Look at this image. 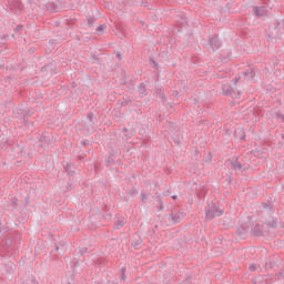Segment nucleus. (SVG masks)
Listing matches in <instances>:
<instances>
[{"instance_id":"obj_42","label":"nucleus","mask_w":284,"mask_h":284,"mask_svg":"<svg viewBox=\"0 0 284 284\" xmlns=\"http://www.w3.org/2000/svg\"><path fill=\"white\" fill-rule=\"evenodd\" d=\"M92 63H99V57L97 54L91 53Z\"/></svg>"},{"instance_id":"obj_50","label":"nucleus","mask_w":284,"mask_h":284,"mask_svg":"<svg viewBox=\"0 0 284 284\" xmlns=\"http://www.w3.org/2000/svg\"><path fill=\"white\" fill-rule=\"evenodd\" d=\"M6 232H7L6 227H1L0 225V234H6Z\"/></svg>"},{"instance_id":"obj_31","label":"nucleus","mask_w":284,"mask_h":284,"mask_svg":"<svg viewBox=\"0 0 284 284\" xmlns=\"http://www.w3.org/2000/svg\"><path fill=\"white\" fill-rule=\"evenodd\" d=\"M123 225H125V223L121 220H118L114 222V230H121V227H123Z\"/></svg>"},{"instance_id":"obj_63","label":"nucleus","mask_w":284,"mask_h":284,"mask_svg":"<svg viewBox=\"0 0 284 284\" xmlns=\"http://www.w3.org/2000/svg\"><path fill=\"white\" fill-rule=\"evenodd\" d=\"M122 85H128V82L123 81V82H122Z\"/></svg>"},{"instance_id":"obj_24","label":"nucleus","mask_w":284,"mask_h":284,"mask_svg":"<svg viewBox=\"0 0 284 284\" xmlns=\"http://www.w3.org/2000/svg\"><path fill=\"white\" fill-rule=\"evenodd\" d=\"M16 241H17L16 237H12V236L7 237L4 242L6 248L7 250L12 248V245H14Z\"/></svg>"},{"instance_id":"obj_21","label":"nucleus","mask_w":284,"mask_h":284,"mask_svg":"<svg viewBox=\"0 0 284 284\" xmlns=\"http://www.w3.org/2000/svg\"><path fill=\"white\" fill-rule=\"evenodd\" d=\"M242 74L244 77H246L248 81H252V79H254V77H256V71H254V69H248V70L242 72Z\"/></svg>"},{"instance_id":"obj_20","label":"nucleus","mask_w":284,"mask_h":284,"mask_svg":"<svg viewBox=\"0 0 284 284\" xmlns=\"http://www.w3.org/2000/svg\"><path fill=\"white\" fill-rule=\"evenodd\" d=\"M4 267L7 274H14V271L17 270V265L12 262H8Z\"/></svg>"},{"instance_id":"obj_33","label":"nucleus","mask_w":284,"mask_h":284,"mask_svg":"<svg viewBox=\"0 0 284 284\" xmlns=\"http://www.w3.org/2000/svg\"><path fill=\"white\" fill-rule=\"evenodd\" d=\"M115 161L112 158H106L104 161V165H106V168H110V165H114Z\"/></svg>"},{"instance_id":"obj_51","label":"nucleus","mask_w":284,"mask_h":284,"mask_svg":"<svg viewBox=\"0 0 284 284\" xmlns=\"http://www.w3.org/2000/svg\"><path fill=\"white\" fill-rule=\"evenodd\" d=\"M121 276H125V267L121 268Z\"/></svg>"},{"instance_id":"obj_64","label":"nucleus","mask_w":284,"mask_h":284,"mask_svg":"<svg viewBox=\"0 0 284 284\" xmlns=\"http://www.w3.org/2000/svg\"><path fill=\"white\" fill-rule=\"evenodd\" d=\"M280 276H283V273H280Z\"/></svg>"},{"instance_id":"obj_39","label":"nucleus","mask_w":284,"mask_h":284,"mask_svg":"<svg viewBox=\"0 0 284 284\" xmlns=\"http://www.w3.org/2000/svg\"><path fill=\"white\" fill-rule=\"evenodd\" d=\"M129 194L131 196H135V194H139V191L136 190V187L133 186V187L130 189Z\"/></svg>"},{"instance_id":"obj_11","label":"nucleus","mask_w":284,"mask_h":284,"mask_svg":"<svg viewBox=\"0 0 284 284\" xmlns=\"http://www.w3.org/2000/svg\"><path fill=\"white\" fill-rule=\"evenodd\" d=\"M57 70V63L54 61L48 62L41 68V72H50L52 74Z\"/></svg>"},{"instance_id":"obj_34","label":"nucleus","mask_w":284,"mask_h":284,"mask_svg":"<svg viewBox=\"0 0 284 284\" xmlns=\"http://www.w3.org/2000/svg\"><path fill=\"white\" fill-rule=\"evenodd\" d=\"M140 201L141 203H143V205H145V203H148V194H145L144 192H141Z\"/></svg>"},{"instance_id":"obj_22","label":"nucleus","mask_w":284,"mask_h":284,"mask_svg":"<svg viewBox=\"0 0 284 284\" xmlns=\"http://www.w3.org/2000/svg\"><path fill=\"white\" fill-rule=\"evenodd\" d=\"M155 94L156 97H159L162 103H165V101H168V98L165 97V91L163 89H156Z\"/></svg>"},{"instance_id":"obj_47","label":"nucleus","mask_w":284,"mask_h":284,"mask_svg":"<svg viewBox=\"0 0 284 284\" xmlns=\"http://www.w3.org/2000/svg\"><path fill=\"white\" fill-rule=\"evenodd\" d=\"M87 21H88V26H92V23H94L95 19L90 17V18H88Z\"/></svg>"},{"instance_id":"obj_2","label":"nucleus","mask_w":284,"mask_h":284,"mask_svg":"<svg viewBox=\"0 0 284 284\" xmlns=\"http://www.w3.org/2000/svg\"><path fill=\"white\" fill-rule=\"evenodd\" d=\"M205 216L209 221L212 219H216V216H223V209H221V204L219 202L211 201L204 209Z\"/></svg>"},{"instance_id":"obj_26","label":"nucleus","mask_w":284,"mask_h":284,"mask_svg":"<svg viewBox=\"0 0 284 284\" xmlns=\"http://www.w3.org/2000/svg\"><path fill=\"white\" fill-rule=\"evenodd\" d=\"M63 168L65 172H68L71 176L74 174V171L72 170V164H70V162H63Z\"/></svg>"},{"instance_id":"obj_44","label":"nucleus","mask_w":284,"mask_h":284,"mask_svg":"<svg viewBox=\"0 0 284 284\" xmlns=\"http://www.w3.org/2000/svg\"><path fill=\"white\" fill-rule=\"evenodd\" d=\"M21 30H23V24H18V26L14 28V32H21Z\"/></svg>"},{"instance_id":"obj_53","label":"nucleus","mask_w":284,"mask_h":284,"mask_svg":"<svg viewBox=\"0 0 284 284\" xmlns=\"http://www.w3.org/2000/svg\"><path fill=\"white\" fill-rule=\"evenodd\" d=\"M87 252H88V248H82V250L80 251L81 254H85Z\"/></svg>"},{"instance_id":"obj_55","label":"nucleus","mask_w":284,"mask_h":284,"mask_svg":"<svg viewBox=\"0 0 284 284\" xmlns=\"http://www.w3.org/2000/svg\"><path fill=\"white\" fill-rule=\"evenodd\" d=\"M163 196H170V191L164 192Z\"/></svg>"},{"instance_id":"obj_10","label":"nucleus","mask_w":284,"mask_h":284,"mask_svg":"<svg viewBox=\"0 0 284 284\" xmlns=\"http://www.w3.org/2000/svg\"><path fill=\"white\" fill-rule=\"evenodd\" d=\"M40 143H44L45 145H51L52 144V134L49 133L48 131L42 132L40 139Z\"/></svg>"},{"instance_id":"obj_9","label":"nucleus","mask_w":284,"mask_h":284,"mask_svg":"<svg viewBox=\"0 0 284 284\" xmlns=\"http://www.w3.org/2000/svg\"><path fill=\"white\" fill-rule=\"evenodd\" d=\"M251 236H265V226H263V224H255L253 229H251Z\"/></svg>"},{"instance_id":"obj_1","label":"nucleus","mask_w":284,"mask_h":284,"mask_svg":"<svg viewBox=\"0 0 284 284\" xmlns=\"http://www.w3.org/2000/svg\"><path fill=\"white\" fill-rule=\"evenodd\" d=\"M17 114H18V116H20V119H22V121L27 128H30V125H34V121H32V119H34V109L24 108L23 105H19L17 108Z\"/></svg>"},{"instance_id":"obj_62","label":"nucleus","mask_w":284,"mask_h":284,"mask_svg":"<svg viewBox=\"0 0 284 284\" xmlns=\"http://www.w3.org/2000/svg\"><path fill=\"white\" fill-rule=\"evenodd\" d=\"M264 267H265V270H267V262H265Z\"/></svg>"},{"instance_id":"obj_46","label":"nucleus","mask_w":284,"mask_h":284,"mask_svg":"<svg viewBox=\"0 0 284 284\" xmlns=\"http://www.w3.org/2000/svg\"><path fill=\"white\" fill-rule=\"evenodd\" d=\"M173 141H174L175 145H181V140L179 139V136H174Z\"/></svg>"},{"instance_id":"obj_48","label":"nucleus","mask_w":284,"mask_h":284,"mask_svg":"<svg viewBox=\"0 0 284 284\" xmlns=\"http://www.w3.org/2000/svg\"><path fill=\"white\" fill-rule=\"evenodd\" d=\"M80 145H90V140H82Z\"/></svg>"},{"instance_id":"obj_23","label":"nucleus","mask_w":284,"mask_h":284,"mask_svg":"<svg viewBox=\"0 0 284 284\" xmlns=\"http://www.w3.org/2000/svg\"><path fill=\"white\" fill-rule=\"evenodd\" d=\"M9 207L12 210V212L19 210V199L12 197Z\"/></svg>"},{"instance_id":"obj_14","label":"nucleus","mask_w":284,"mask_h":284,"mask_svg":"<svg viewBox=\"0 0 284 284\" xmlns=\"http://www.w3.org/2000/svg\"><path fill=\"white\" fill-rule=\"evenodd\" d=\"M131 245L134 247V250H141V245H143V239H141L139 235H134Z\"/></svg>"},{"instance_id":"obj_60","label":"nucleus","mask_w":284,"mask_h":284,"mask_svg":"<svg viewBox=\"0 0 284 284\" xmlns=\"http://www.w3.org/2000/svg\"><path fill=\"white\" fill-rule=\"evenodd\" d=\"M252 284H257L256 278L252 280Z\"/></svg>"},{"instance_id":"obj_18","label":"nucleus","mask_w":284,"mask_h":284,"mask_svg":"<svg viewBox=\"0 0 284 284\" xmlns=\"http://www.w3.org/2000/svg\"><path fill=\"white\" fill-rule=\"evenodd\" d=\"M231 168H232V170L240 171V172H243V170H245L243 164H241V162H239V159H235L231 162Z\"/></svg>"},{"instance_id":"obj_59","label":"nucleus","mask_w":284,"mask_h":284,"mask_svg":"<svg viewBox=\"0 0 284 284\" xmlns=\"http://www.w3.org/2000/svg\"><path fill=\"white\" fill-rule=\"evenodd\" d=\"M179 94V91H173V97H176Z\"/></svg>"},{"instance_id":"obj_57","label":"nucleus","mask_w":284,"mask_h":284,"mask_svg":"<svg viewBox=\"0 0 284 284\" xmlns=\"http://www.w3.org/2000/svg\"><path fill=\"white\" fill-rule=\"evenodd\" d=\"M171 199H173V201H176V199H179V196L172 195Z\"/></svg>"},{"instance_id":"obj_36","label":"nucleus","mask_w":284,"mask_h":284,"mask_svg":"<svg viewBox=\"0 0 284 284\" xmlns=\"http://www.w3.org/2000/svg\"><path fill=\"white\" fill-rule=\"evenodd\" d=\"M72 181H74V179L70 180L67 184V191L70 192L72 190H74V183H72Z\"/></svg>"},{"instance_id":"obj_5","label":"nucleus","mask_w":284,"mask_h":284,"mask_svg":"<svg viewBox=\"0 0 284 284\" xmlns=\"http://www.w3.org/2000/svg\"><path fill=\"white\" fill-rule=\"evenodd\" d=\"M184 219H185V213H183L179 209H173L169 216V221H171L172 225H176V223H181Z\"/></svg>"},{"instance_id":"obj_52","label":"nucleus","mask_w":284,"mask_h":284,"mask_svg":"<svg viewBox=\"0 0 284 284\" xmlns=\"http://www.w3.org/2000/svg\"><path fill=\"white\" fill-rule=\"evenodd\" d=\"M79 161H83L85 159V155H78Z\"/></svg>"},{"instance_id":"obj_41","label":"nucleus","mask_w":284,"mask_h":284,"mask_svg":"<svg viewBox=\"0 0 284 284\" xmlns=\"http://www.w3.org/2000/svg\"><path fill=\"white\" fill-rule=\"evenodd\" d=\"M257 267H258V264H251L248 266V270H250V272H256Z\"/></svg>"},{"instance_id":"obj_30","label":"nucleus","mask_w":284,"mask_h":284,"mask_svg":"<svg viewBox=\"0 0 284 284\" xmlns=\"http://www.w3.org/2000/svg\"><path fill=\"white\" fill-rule=\"evenodd\" d=\"M45 169L49 171V172H53L54 171V162L53 161H48L45 163Z\"/></svg>"},{"instance_id":"obj_16","label":"nucleus","mask_w":284,"mask_h":284,"mask_svg":"<svg viewBox=\"0 0 284 284\" xmlns=\"http://www.w3.org/2000/svg\"><path fill=\"white\" fill-rule=\"evenodd\" d=\"M253 12L255 17H265L267 14V8L266 7H254Z\"/></svg>"},{"instance_id":"obj_27","label":"nucleus","mask_w":284,"mask_h":284,"mask_svg":"<svg viewBox=\"0 0 284 284\" xmlns=\"http://www.w3.org/2000/svg\"><path fill=\"white\" fill-rule=\"evenodd\" d=\"M123 132H124L126 139H132V136L134 134V129L123 128Z\"/></svg>"},{"instance_id":"obj_54","label":"nucleus","mask_w":284,"mask_h":284,"mask_svg":"<svg viewBox=\"0 0 284 284\" xmlns=\"http://www.w3.org/2000/svg\"><path fill=\"white\" fill-rule=\"evenodd\" d=\"M261 278H262V281H260V283H263V281H265V283L268 284L267 280H265V276H261Z\"/></svg>"},{"instance_id":"obj_17","label":"nucleus","mask_w":284,"mask_h":284,"mask_svg":"<svg viewBox=\"0 0 284 284\" xmlns=\"http://www.w3.org/2000/svg\"><path fill=\"white\" fill-rule=\"evenodd\" d=\"M155 201L158 202L156 204L158 212H163V210H165V203L163 202V196L159 194L158 196H155Z\"/></svg>"},{"instance_id":"obj_37","label":"nucleus","mask_w":284,"mask_h":284,"mask_svg":"<svg viewBox=\"0 0 284 284\" xmlns=\"http://www.w3.org/2000/svg\"><path fill=\"white\" fill-rule=\"evenodd\" d=\"M275 118H276V119H280V120L284 123V115H283V112L276 111V112H275Z\"/></svg>"},{"instance_id":"obj_25","label":"nucleus","mask_w":284,"mask_h":284,"mask_svg":"<svg viewBox=\"0 0 284 284\" xmlns=\"http://www.w3.org/2000/svg\"><path fill=\"white\" fill-rule=\"evenodd\" d=\"M267 227H272L273 230H276L278 227V220L276 217H273L268 222L265 223Z\"/></svg>"},{"instance_id":"obj_35","label":"nucleus","mask_w":284,"mask_h":284,"mask_svg":"<svg viewBox=\"0 0 284 284\" xmlns=\"http://www.w3.org/2000/svg\"><path fill=\"white\" fill-rule=\"evenodd\" d=\"M105 28H108V26H105V24H100V26L95 29V34H101V32H103V30H105Z\"/></svg>"},{"instance_id":"obj_45","label":"nucleus","mask_w":284,"mask_h":284,"mask_svg":"<svg viewBox=\"0 0 284 284\" xmlns=\"http://www.w3.org/2000/svg\"><path fill=\"white\" fill-rule=\"evenodd\" d=\"M240 80H241V78L233 79L231 85L236 88V83H239Z\"/></svg>"},{"instance_id":"obj_6","label":"nucleus","mask_w":284,"mask_h":284,"mask_svg":"<svg viewBox=\"0 0 284 284\" xmlns=\"http://www.w3.org/2000/svg\"><path fill=\"white\" fill-rule=\"evenodd\" d=\"M282 28H283V23L275 21L272 26L268 27L267 37L270 39H276V37H278V32H281Z\"/></svg>"},{"instance_id":"obj_28","label":"nucleus","mask_w":284,"mask_h":284,"mask_svg":"<svg viewBox=\"0 0 284 284\" xmlns=\"http://www.w3.org/2000/svg\"><path fill=\"white\" fill-rule=\"evenodd\" d=\"M132 103V99L130 98H123L120 100V108H125V105H130Z\"/></svg>"},{"instance_id":"obj_32","label":"nucleus","mask_w":284,"mask_h":284,"mask_svg":"<svg viewBox=\"0 0 284 284\" xmlns=\"http://www.w3.org/2000/svg\"><path fill=\"white\" fill-rule=\"evenodd\" d=\"M149 63H150V65H152V68H154V70H159V64L156 63L154 58L150 57L149 58Z\"/></svg>"},{"instance_id":"obj_58","label":"nucleus","mask_w":284,"mask_h":284,"mask_svg":"<svg viewBox=\"0 0 284 284\" xmlns=\"http://www.w3.org/2000/svg\"><path fill=\"white\" fill-rule=\"evenodd\" d=\"M116 58L119 59V61H121V53H118Z\"/></svg>"},{"instance_id":"obj_7","label":"nucleus","mask_w":284,"mask_h":284,"mask_svg":"<svg viewBox=\"0 0 284 284\" xmlns=\"http://www.w3.org/2000/svg\"><path fill=\"white\" fill-rule=\"evenodd\" d=\"M207 45L212 50V52H215V50H219V48L223 45V42H221V39L219 38V36H213L212 38L209 39Z\"/></svg>"},{"instance_id":"obj_56","label":"nucleus","mask_w":284,"mask_h":284,"mask_svg":"<svg viewBox=\"0 0 284 284\" xmlns=\"http://www.w3.org/2000/svg\"><path fill=\"white\" fill-rule=\"evenodd\" d=\"M20 152L22 156H26V151L23 149Z\"/></svg>"},{"instance_id":"obj_4","label":"nucleus","mask_w":284,"mask_h":284,"mask_svg":"<svg viewBox=\"0 0 284 284\" xmlns=\"http://www.w3.org/2000/svg\"><path fill=\"white\" fill-rule=\"evenodd\" d=\"M105 219H108V216H105L101 213L92 214L89 217L90 226L92 227V230H97V229L103 226V222L105 221Z\"/></svg>"},{"instance_id":"obj_8","label":"nucleus","mask_w":284,"mask_h":284,"mask_svg":"<svg viewBox=\"0 0 284 284\" xmlns=\"http://www.w3.org/2000/svg\"><path fill=\"white\" fill-rule=\"evenodd\" d=\"M248 233H250V224L247 223L241 224L235 232L239 239H247Z\"/></svg>"},{"instance_id":"obj_38","label":"nucleus","mask_w":284,"mask_h":284,"mask_svg":"<svg viewBox=\"0 0 284 284\" xmlns=\"http://www.w3.org/2000/svg\"><path fill=\"white\" fill-rule=\"evenodd\" d=\"M263 210H268V212H272V204H267L265 202L262 203Z\"/></svg>"},{"instance_id":"obj_15","label":"nucleus","mask_w":284,"mask_h":284,"mask_svg":"<svg viewBox=\"0 0 284 284\" xmlns=\"http://www.w3.org/2000/svg\"><path fill=\"white\" fill-rule=\"evenodd\" d=\"M21 284H39V281H37V277H34V275H24Z\"/></svg>"},{"instance_id":"obj_61","label":"nucleus","mask_w":284,"mask_h":284,"mask_svg":"<svg viewBox=\"0 0 284 284\" xmlns=\"http://www.w3.org/2000/svg\"><path fill=\"white\" fill-rule=\"evenodd\" d=\"M120 278H121L122 281H125V275H121Z\"/></svg>"},{"instance_id":"obj_40","label":"nucleus","mask_w":284,"mask_h":284,"mask_svg":"<svg viewBox=\"0 0 284 284\" xmlns=\"http://www.w3.org/2000/svg\"><path fill=\"white\" fill-rule=\"evenodd\" d=\"M276 267V261L272 260L268 262V270H274Z\"/></svg>"},{"instance_id":"obj_19","label":"nucleus","mask_w":284,"mask_h":284,"mask_svg":"<svg viewBox=\"0 0 284 284\" xmlns=\"http://www.w3.org/2000/svg\"><path fill=\"white\" fill-rule=\"evenodd\" d=\"M10 10H23V2L21 0H13L10 4Z\"/></svg>"},{"instance_id":"obj_43","label":"nucleus","mask_w":284,"mask_h":284,"mask_svg":"<svg viewBox=\"0 0 284 284\" xmlns=\"http://www.w3.org/2000/svg\"><path fill=\"white\" fill-rule=\"evenodd\" d=\"M54 251H55V252H59V254H63V245H62V246H59L58 244H55Z\"/></svg>"},{"instance_id":"obj_12","label":"nucleus","mask_w":284,"mask_h":284,"mask_svg":"<svg viewBox=\"0 0 284 284\" xmlns=\"http://www.w3.org/2000/svg\"><path fill=\"white\" fill-rule=\"evenodd\" d=\"M138 93L140 99H145V95L148 94V85H145V82L139 84Z\"/></svg>"},{"instance_id":"obj_3","label":"nucleus","mask_w":284,"mask_h":284,"mask_svg":"<svg viewBox=\"0 0 284 284\" xmlns=\"http://www.w3.org/2000/svg\"><path fill=\"white\" fill-rule=\"evenodd\" d=\"M222 92L224 97H230L231 99H241V91L236 89L231 83L222 84Z\"/></svg>"},{"instance_id":"obj_13","label":"nucleus","mask_w":284,"mask_h":284,"mask_svg":"<svg viewBox=\"0 0 284 284\" xmlns=\"http://www.w3.org/2000/svg\"><path fill=\"white\" fill-rule=\"evenodd\" d=\"M234 136L235 139H239V141H245V129H243V126L235 129Z\"/></svg>"},{"instance_id":"obj_49","label":"nucleus","mask_w":284,"mask_h":284,"mask_svg":"<svg viewBox=\"0 0 284 284\" xmlns=\"http://www.w3.org/2000/svg\"><path fill=\"white\" fill-rule=\"evenodd\" d=\"M140 6L142 8H149L150 9V4H148V1H142V3Z\"/></svg>"},{"instance_id":"obj_29","label":"nucleus","mask_w":284,"mask_h":284,"mask_svg":"<svg viewBox=\"0 0 284 284\" xmlns=\"http://www.w3.org/2000/svg\"><path fill=\"white\" fill-rule=\"evenodd\" d=\"M87 119H88L90 125H94V119H97V118L94 116V113H93V112H89V113L87 114Z\"/></svg>"}]
</instances>
